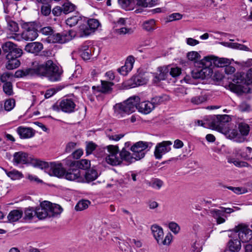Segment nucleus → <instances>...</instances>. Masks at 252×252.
<instances>
[{"label":"nucleus","instance_id":"f257e3e1","mask_svg":"<svg viewBox=\"0 0 252 252\" xmlns=\"http://www.w3.org/2000/svg\"><path fill=\"white\" fill-rule=\"evenodd\" d=\"M62 73L60 67L49 60L44 63L35 61L32 67L17 70L15 76L18 78L35 75L47 76L49 80L55 82L60 79Z\"/></svg>","mask_w":252,"mask_h":252},{"label":"nucleus","instance_id":"f03ea898","mask_svg":"<svg viewBox=\"0 0 252 252\" xmlns=\"http://www.w3.org/2000/svg\"><path fill=\"white\" fill-rule=\"evenodd\" d=\"M140 102L138 96H133L124 102L116 104L114 106L115 114L119 118L123 117L126 115H129L137 109V105Z\"/></svg>","mask_w":252,"mask_h":252},{"label":"nucleus","instance_id":"7ed1b4c3","mask_svg":"<svg viewBox=\"0 0 252 252\" xmlns=\"http://www.w3.org/2000/svg\"><path fill=\"white\" fill-rule=\"evenodd\" d=\"M105 149L107 151L105 159L108 164L112 166H117L122 163V158L118 146L109 145L107 146Z\"/></svg>","mask_w":252,"mask_h":252},{"label":"nucleus","instance_id":"20e7f679","mask_svg":"<svg viewBox=\"0 0 252 252\" xmlns=\"http://www.w3.org/2000/svg\"><path fill=\"white\" fill-rule=\"evenodd\" d=\"M153 144L151 142L139 141L135 143L131 147L130 150L133 153V155L135 156L137 159L140 160L143 158L146 153L152 147Z\"/></svg>","mask_w":252,"mask_h":252},{"label":"nucleus","instance_id":"39448f33","mask_svg":"<svg viewBox=\"0 0 252 252\" xmlns=\"http://www.w3.org/2000/svg\"><path fill=\"white\" fill-rule=\"evenodd\" d=\"M152 234L159 245H168L172 240V235L168 233L165 237L161 227L154 224L151 226Z\"/></svg>","mask_w":252,"mask_h":252},{"label":"nucleus","instance_id":"423d86ee","mask_svg":"<svg viewBox=\"0 0 252 252\" xmlns=\"http://www.w3.org/2000/svg\"><path fill=\"white\" fill-rule=\"evenodd\" d=\"M232 232L238 236L239 240L242 243L248 242L252 239V230L246 224H238L234 228Z\"/></svg>","mask_w":252,"mask_h":252},{"label":"nucleus","instance_id":"0eeeda50","mask_svg":"<svg viewBox=\"0 0 252 252\" xmlns=\"http://www.w3.org/2000/svg\"><path fill=\"white\" fill-rule=\"evenodd\" d=\"M76 107V104L74 100L71 98H63L60 102H57L52 106V109L54 111H59L62 110L63 112L71 113L74 112Z\"/></svg>","mask_w":252,"mask_h":252},{"label":"nucleus","instance_id":"6e6552de","mask_svg":"<svg viewBox=\"0 0 252 252\" xmlns=\"http://www.w3.org/2000/svg\"><path fill=\"white\" fill-rule=\"evenodd\" d=\"M24 29L21 37L25 40H34L37 36L36 25L34 23H26L22 26Z\"/></svg>","mask_w":252,"mask_h":252},{"label":"nucleus","instance_id":"1a4fd4ad","mask_svg":"<svg viewBox=\"0 0 252 252\" xmlns=\"http://www.w3.org/2000/svg\"><path fill=\"white\" fill-rule=\"evenodd\" d=\"M100 25L98 20L90 19L87 21V25H82L79 27L80 36H88L94 32Z\"/></svg>","mask_w":252,"mask_h":252},{"label":"nucleus","instance_id":"9d476101","mask_svg":"<svg viewBox=\"0 0 252 252\" xmlns=\"http://www.w3.org/2000/svg\"><path fill=\"white\" fill-rule=\"evenodd\" d=\"M70 167V168L65 172L64 178L67 180L78 183L85 182L84 173L77 167Z\"/></svg>","mask_w":252,"mask_h":252},{"label":"nucleus","instance_id":"9b49d317","mask_svg":"<svg viewBox=\"0 0 252 252\" xmlns=\"http://www.w3.org/2000/svg\"><path fill=\"white\" fill-rule=\"evenodd\" d=\"M4 52L8 53L6 59H11L12 57H20L22 54V50L17 47V46L10 41L6 42L2 46Z\"/></svg>","mask_w":252,"mask_h":252},{"label":"nucleus","instance_id":"f8f14e48","mask_svg":"<svg viewBox=\"0 0 252 252\" xmlns=\"http://www.w3.org/2000/svg\"><path fill=\"white\" fill-rule=\"evenodd\" d=\"M227 115H219L213 118L210 123V127L222 133L226 127V123L229 121Z\"/></svg>","mask_w":252,"mask_h":252},{"label":"nucleus","instance_id":"ddd939ff","mask_svg":"<svg viewBox=\"0 0 252 252\" xmlns=\"http://www.w3.org/2000/svg\"><path fill=\"white\" fill-rule=\"evenodd\" d=\"M75 36V33L73 31L64 32L62 33H57L53 34L51 37L53 42L64 43L71 40Z\"/></svg>","mask_w":252,"mask_h":252},{"label":"nucleus","instance_id":"4468645a","mask_svg":"<svg viewBox=\"0 0 252 252\" xmlns=\"http://www.w3.org/2000/svg\"><path fill=\"white\" fill-rule=\"evenodd\" d=\"M172 142L170 141H162L157 144L156 146L154 155L156 159H161L162 156L171 150Z\"/></svg>","mask_w":252,"mask_h":252},{"label":"nucleus","instance_id":"2eb2a0df","mask_svg":"<svg viewBox=\"0 0 252 252\" xmlns=\"http://www.w3.org/2000/svg\"><path fill=\"white\" fill-rule=\"evenodd\" d=\"M65 164L69 166H75L78 169L86 170L91 166V161L86 159H82L80 160L70 161L69 158L64 160Z\"/></svg>","mask_w":252,"mask_h":252},{"label":"nucleus","instance_id":"dca6fc26","mask_svg":"<svg viewBox=\"0 0 252 252\" xmlns=\"http://www.w3.org/2000/svg\"><path fill=\"white\" fill-rule=\"evenodd\" d=\"M66 170L61 163L51 162L50 174L58 178H64Z\"/></svg>","mask_w":252,"mask_h":252},{"label":"nucleus","instance_id":"f3484780","mask_svg":"<svg viewBox=\"0 0 252 252\" xmlns=\"http://www.w3.org/2000/svg\"><path fill=\"white\" fill-rule=\"evenodd\" d=\"M49 205L50 202L47 201H44L40 203V206L35 209L36 215L38 218L44 219L49 217Z\"/></svg>","mask_w":252,"mask_h":252},{"label":"nucleus","instance_id":"a211bd4d","mask_svg":"<svg viewBox=\"0 0 252 252\" xmlns=\"http://www.w3.org/2000/svg\"><path fill=\"white\" fill-rule=\"evenodd\" d=\"M134 62V58L132 56H129L126 61L125 65L119 68L118 71L122 75H126L132 70Z\"/></svg>","mask_w":252,"mask_h":252},{"label":"nucleus","instance_id":"6ab92c4d","mask_svg":"<svg viewBox=\"0 0 252 252\" xmlns=\"http://www.w3.org/2000/svg\"><path fill=\"white\" fill-rule=\"evenodd\" d=\"M234 152L236 156L241 157L243 159L246 160L252 159V148L250 147L244 148L237 147L234 149Z\"/></svg>","mask_w":252,"mask_h":252},{"label":"nucleus","instance_id":"aec40b11","mask_svg":"<svg viewBox=\"0 0 252 252\" xmlns=\"http://www.w3.org/2000/svg\"><path fill=\"white\" fill-rule=\"evenodd\" d=\"M16 132L21 139H28L35 134L34 130L31 127L20 126L16 129Z\"/></svg>","mask_w":252,"mask_h":252},{"label":"nucleus","instance_id":"412c9836","mask_svg":"<svg viewBox=\"0 0 252 252\" xmlns=\"http://www.w3.org/2000/svg\"><path fill=\"white\" fill-rule=\"evenodd\" d=\"M212 73V69L204 68L196 69L191 72V76L194 79H205L210 77Z\"/></svg>","mask_w":252,"mask_h":252},{"label":"nucleus","instance_id":"4be33fe9","mask_svg":"<svg viewBox=\"0 0 252 252\" xmlns=\"http://www.w3.org/2000/svg\"><path fill=\"white\" fill-rule=\"evenodd\" d=\"M154 108L155 106L151 101H145L140 103L139 102L137 105V109L141 113L148 114L150 113Z\"/></svg>","mask_w":252,"mask_h":252},{"label":"nucleus","instance_id":"5701e85b","mask_svg":"<svg viewBox=\"0 0 252 252\" xmlns=\"http://www.w3.org/2000/svg\"><path fill=\"white\" fill-rule=\"evenodd\" d=\"M13 162L14 164H25L28 162V155L23 152H18L14 153Z\"/></svg>","mask_w":252,"mask_h":252},{"label":"nucleus","instance_id":"b1692460","mask_svg":"<svg viewBox=\"0 0 252 252\" xmlns=\"http://www.w3.org/2000/svg\"><path fill=\"white\" fill-rule=\"evenodd\" d=\"M43 49V45L38 42L28 43L25 48L26 51L34 54H38Z\"/></svg>","mask_w":252,"mask_h":252},{"label":"nucleus","instance_id":"393cba45","mask_svg":"<svg viewBox=\"0 0 252 252\" xmlns=\"http://www.w3.org/2000/svg\"><path fill=\"white\" fill-rule=\"evenodd\" d=\"M92 49V47H90L86 43L82 44L79 49V54L84 60H88L90 59Z\"/></svg>","mask_w":252,"mask_h":252},{"label":"nucleus","instance_id":"a878e982","mask_svg":"<svg viewBox=\"0 0 252 252\" xmlns=\"http://www.w3.org/2000/svg\"><path fill=\"white\" fill-rule=\"evenodd\" d=\"M210 214L216 220L217 224H221L225 221V219L224 218V214L221 209L220 210L212 209L210 210Z\"/></svg>","mask_w":252,"mask_h":252},{"label":"nucleus","instance_id":"bb28decb","mask_svg":"<svg viewBox=\"0 0 252 252\" xmlns=\"http://www.w3.org/2000/svg\"><path fill=\"white\" fill-rule=\"evenodd\" d=\"M159 74H153V81L155 83H158L161 80H165L168 76L169 69L166 67L158 68Z\"/></svg>","mask_w":252,"mask_h":252},{"label":"nucleus","instance_id":"cd10ccee","mask_svg":"<svg viewBox=\"0 0 252 252\" xmlns=\"http://www.w3.org/2000/svg\"><path fill=\"white\" fill-rule=\"evenodd\" d=\"M222 133L224 134L227 137L230 139H235V141L237 142H242L244 140L243 137L239 139H237V137L239 135V134L237 130L236 129H228L226 126Z\"/></svg>","mask_w":252,"mask_h":252},{"label":"nucleus","instance_id":"c85d7f7f","mask_svg":"<svg viewBox=\"0 0 252 252\" xmlns=\"http://www.w3.org/2000/svg\"><path fill=\"white\" fill-rule=\"evenodd\" d=\"M120 156L122 158V162L124 160L128 163H131L138 160L133 153L131 154L124 148L120 152Z\"/></svg>","mask_w":252,"mask_h":252},{"label":"nucleus","instance_id":"c756f323","mask_svg":"<svg viewBox=\"0 0 252 252\" xmlns=\"http://www.w3.org/2000/svg\"><path fill=\"white\" fill-rule=\"evenodd\" d=\"M38 3H41V14L45 16H48L51 12V5L49 0H36Z\"/></svg>","mask_w":252,"mask_h":252},{"label":"nucleus","instance_id":"7c9ffc66","mask_svg":"<svg viewBox=\"0 0 252 252\" xmlns=\"http://www.w3.org/2000/svg\"><path fill=\"white\" fill-rule=\"evenodd\" d=\"M50 208L48 210L49 217H56L63 212V208L58 204H52L50 202Z\"/></svg>","mask_w":252,"mask_h":252},{"label":"nucleus","instance_id":"2f4dec72","mask_svg":"<svg viewBox=\"0 0 252 252\" xmlns=\"http://www.w3.org/2000/svg\"><path fill=\"white\" fill-rule=\"evenodd\" d=\"M23 212L20 210H14L10 212L7 216V219L10 222L18 221L22 218Z\"/></svg>","mask_w":252,"mask_h":252},{"label":"nucleus","instance_id":"473e14b6","mask_svg":"<svg viewBox=\"0 0 252 252\" xmlns=\"http://www.w3.org/2000/svg\"><path fill=\"white\" fill-rule=\"evenodd\" d=\"M241 241L237 239H231L228 242V247L232 252H238L241 248Z\"/></svg>","mask_w":252,"mask_h":252},{"label":"nucleus","instance_id":"72a5a7b5","mask_svg":"<svg viewBox=\"0 0 252 252\" xmlns=\"http://www.w3.org/2000/svg\"><path fill=\"white\" fill-rule=\"evenodd\" d=\"M18 58L14 56L11 59H7L8 61L6 63V68L11 70L17 68L20 65V62L18 59Z\"/></svg>","mask_w":252,"mask_h":252},{"label":"nucleus","instance_id":"f704fd0d","mask_svg":"<svg viewBox=\"0 0 252 252\" xmlns=\"http://www.w3.org/2000/svg\"><path fill=\"white\" fill-rule=\"evenodd\" d=\"M142 28L148 32H152L156 29V21L150 19L144 21L142 24Z\"/></svg>","mask_w":252,"mask_h":252},{"label":"nucleus","instance_id":"c9c22d12","mask_svg":"<svg viewBox=\"0 0 252 252\" xmlns=\"http://www.w3.org/2000/svg\"><path fill=\"white\" fill-rule=\"evenodd\" d=\"M213 63L216 66L219 67H225L227 64H229L231 62L230 60L227 58L214 57Z\"/></svg>","mask_w":252,"mask_h":252},{"label":"nucleus","instance_id":"e433bc0d","mask_svg":"<svg viewBox=\"0 0 252 252\" xmlns=\"http://www.w3.org/2000/svg\"><path fill=\"white\" fill-rule=\"evenodd\" d=\"M148 80L149 79L147 77L142 75H139L134 76L132 78V81L134 83V85L132 87L146 84Z\"/></svg>","mask_w":252,"mask_h":252},{"label":"nucleus","instance_id":"4c0bfd02","mask_svg":"<svg viewBox=\"0 0 252 252\" xmlns=\"http://www.w3.org/2000/svg\"><path fill=\"white\" fill-rule=\"evenodd\" d=\"M214 57L207 56L204 57L203 59L201 60L199 62V67L204 68H207L208 69H211L210 67L212 65L213 62Z\"/></svg>","mask_w":252,"mask_h":252},{"label":"nucleus","instance_id":"58836bf2","mask_svg":"<svg viewBox=\"0 0 252 252\" xmlns=\"http://www.w3.org/2000/svg\"><path fill=\"white\" fill-rule=\"evenodd\" d=\"M97 176V172L95 170H89L84 174L85 182H90L93 181L95 180Z\"/></svg>","mask_w":252,"mask_h":252},{"label":"nucleus","instance_id":"ea45409f","mask_svg":"<svg viewBox=\"0 0 252 252\" xmlns=\"http://www.w3.org/2000/svg\"><path fill=\"white\" fill-rule=\"evenodd\" d=\"M207 99V97L205 94H201L199 95L194 96L191 98V102L195 105H199L204 102Z\"/></svg>","mask_w":252,"mask_h":252},{"label":"nucleus","instance_id":"a19ab883","mask_svg":"<svg viewBox=\"0 0 252 252\" xmlns=\"http://www.w3.org/2000/svg\"><path fill=\"white\" fill-rule=\"evenodd\" d=\"M4 171L7 176L13 180H19L23 177L22 173L15 169L10 171L4 169Z\"/></svg>","mask_w":252,"mask_h":252},{"label":"nucleus","instance_id":"79ce46f5","mask_svg":"<svg viewBox=\"0 0 252 252\" xmlns=\"http://www.w3.org/2000/svg\"><path fill=\"white\" fill-rule=\"evenodd\" d=\"M136 4L144 7H152L157 4L158 0H135Z\"/></svg>","mask_w":252,"mask_h":252},{"label":"nucleus","instance_id":"37998d69","mask_svg":"<svg viewBox=\"0 0 252 252\" xmlns=\"http://www.w3.org/2000/svg\"><path fill=\"white\" fill-rule=\"evenodd\" d=\"M82 18L78 14L68 18L66 20V23L70 27L75 26L80 21H82Z\"/></svg>","mask_w":252,"mask_h":252},{"label":"nucleus","instance_id":"c03bdc74","mask_svg":"<svg viewBox=\"0 0 252 252\" xmlns=\"http://www.w3.org/2000/svg\"><path fill=\"white\" fill-rule=\"evenodd\" d=\"M224 45L227 47L240 50L249 51V48L246 46L237 43L225 42Z\"/></svg>","mask_w":252,"mask_h":252},{"label":"nucleus","instance_id":"a18cd8bd","mask_svg":"<svg viewBox=\"0 0 252 252\" xmlns=\"http://www.w3.org/2000/svg\"><path fill=\"white\" fill-rule=\"evenodd\" d=\"M91 202L88 200H81L79 201L75 207L77 211H81L87 209Z\"/></svg>","mask_w":252,"mask_h":252},{"label":"nucleus","instance_id":"49530a36","mask_svg":"<svg viewBox=\"0 0 252 252\" xmlns=\"http://www.w3.org/2000/svg\"><path fill=\"white\" fill-rule=\"evenodd\" d=\"M15 106V101L13 98L6 99L4 103V110L6 111H11Z\"/></svg>","mask_w":252,"mask_h":252},{"label":"nucleus","instance_id":"de8ad7c7","mask_svg":"<svg viewBox=\"0 0 252 252\" xmlns=\"http://www.w3.org/2000/svg\"><path fill=\"white\" fill-rule=\"evenodd\" d=\"M116 33L122 34H131L134 32L133 29L126 28L125 27H120L115 29Z\"/></svg>","mask_w":252,"mask_h":252},{"label":"nucleus","instance_id":"09e8293b","mask_svg":"<svg viewBox=\"0 0 252 252\" xmlns=\"http://www.w3.org/2000/svg\"><path fill=\"white\" fill-rule=\"evenodd\" d=\"M113 84L111 82L102 81L100 91L104 93L109 92L111 90V87Z\"/></svg>","mask_w":252,"mask_h":252},{"label":"nucleus","instance_id":"8fccbe9b","mask_svg":"<svg viewBox=\"0 0 252 252\" xmlns=\"http://www.w3.org/2000/svg\"><path fill=\"white\" fill-rule=\"evenodd\" d=\"M163 185V182L158 179H155L149 183V186L154 189H159Z\"/></svg>","mask_w":252,"mask_h":252},{"label":"nucleus","instance_id":"3c124183","mask_svg":"<svg viewBox=\"0 0 252 252\" xmlns=\"http://www.w3.org/2000/svg\"><path fill=\"white\" fill-rule=\"evenodd\" d=\"M63 13L67 14L75 9V5L69 2H65L62 6Z\"/></svg>","mask_w":252,"mask_h":252},{"label":"nucleus","instance_id":"603ef678","mask_svg":"<svg viewBox=\"0 0 252 252\" xmlns=\"http://www.w3.org/2000/svg\"><path fill=\"white\" fill-rule=\"evenodd\" d=\"M187 57L189 61L196 63L200 60L201 57L199 53L196 51H191L188 53Z\"/></svg>","mask_w":252,"mask_h":252},{"label":"nucleus","instance_id":"864d4df0","mask_svg":"<svg viewBox=\"0 0 252 252\" xmlns=\"http://www.w3.org/2000/svg\"><path fill=\"white\" fill-rule=\"evenodd\" d=\"M228 162L233 163L236 166L238 167H248L249 164L246 162L240 161L235 158L228 159Z\"/></svg>","mask_w":252,"mask_h":252},{"label":"nucleus","instance_id":"5fc2aeb1","mask_svg":"<svg viewBox=\"0 0 252 252\" xmlns=\"http://www.w3.org/2000/svg\"><path fill=\"white\" fill-rule=\"evenodd\" d=\"M239 129L241 135L246 136L249 132V126L246 124L241 123L239 125Z\"/></svg>","mask_w":252,"mask_h":252},{"label":"nucleus","instance_id":"6e6d98bb","mask_svg":"<svg viewBox=\"0 0 252 252\" xmlns=\"http://www.w3.org/2000/svg\"><path fill=\"white\" fill-rule=\"evenodd\" d=\"M4 92L8 95H11L13 94L12 85L11 82L5 83L3 86Z\"/></svg>","mask_w":252,"mask_h":252},{"label":"nucleus","instance_id":"4d7b16f0","mask_svg":"<svg viewBox=\"0 0 252 252\" xmlns=\"http://www.w3.org/2000/svg\"><path fill=\"white\" fill-rule=\"evenodd\" d=\"M127 243L129 244V246H132L134 248H140L142 246V242L135 239H128Z\"/></svg>","mask_w":252,"mask_h":252},{"label":"nucleus","instance_id":"13d9d810","mask_svg":"<svg viewBox=\"0 0 252 252\" xmlns=\"http://www.w3.org/2000/svg\"><path fill=\"white\" fill-rule=\"evenodd\" d=\"M36 215L35 210L32 208H28L25 211V219L26 220H31Z\"/></svg>","mask_w":252,"mask_h":252},{"label":"nucleus","instance_id":"bf43d9fd","mask_svg":"<svg viewBox=\"0 0 252 252\" xmlns=\"http://www.w3.org/2000/svg\"><path fill=\"white\" fill-rule=\"evenodd\" d=\"M8 29L10 32H16L18 31L19 27L16 22L11 21L9 22L8 23Z\"/></svg>","mask_w":252,"mask_h":252},{"label":"nucleus","instance_id":"052dcab7","mask_svg":"<svg viewBox=\"0 0 252 252\" xmlns=\"http://www.w3.org/2000/svg\"><path fill=\"white\" fill-rule=\"evenodd\" d=\"M169 72L170 75L173 77H176L181 74V70L180 68L177 67H171L169 69Z\"/></svg>","mask_w":252,"mask_h":252},{"label":"nucleus","instance_id":"680f3d73","mask_svg":"<svg viewBox=\"0 0 252 252\" xmlns=\"http://www.w3.org/2000/svg\"><path fill=\"white\" fill-rule=\"evenodd\" d=\"M96 145L92 142H89L87 144L86 147V151L87 155H90L95 149Z\"/></svg>","mask_w":252,"mask_h":252},{"label":"nucleus","instance_id":"e2e57ef3","mask_svg":"<svg viewBox=\"0 0 252 252\" xmlns=\"http://www.w3.org/2000/svg\"><path fill=\"white\" fill-rule=\"evenodd\" d=\"M169 228L175 234L178 233L180 229L179 225L174 222H171L169 223Z\"/></svg>","mask_w":252,"mask_h":252},{"label":"nucleus","instance_id":"0e129e2a","mask_svg":"<svg viewBox=\"0 0 252 252\" xmlns=\"http://www.w3.org/2000/svg\"><path fill=\"white\" fill-rule=\"evenodd\" d=\"M40 32L44 35H50V38L52 36L53 30L50 27H45L40 30Z\"/></svg>","mask_w":252,"mask_h":252},{"label":"nucleus","instance_id":"69168bd1","mask_svg":"<svg viewBox=\"0 0 252 252\" xmlns=\"http://www.w3.org/2000/svg\"><path fill=\"white\" fill-rule=\"evenodd\" d=\"M3 7L5 13H9L10 12L11 8L12 7L13 8H15L16 6L13 3H8V2L6 1L5 2L3 3Z\"/></svg>","mask_w":252,"mask_h":252},{"label":"nucleus","instance_id":"338daca9","mask_svg":"<svg viewBox=\"0 0 252 252\" xmlns=\"http://www.w3.org/2000/svg\"><path fill=\"white\" fill-rule=\"evenodd\" d=\"M182 15L179 13H174L171 14L168 16V20L169 21H173L175 20H178L182 18Z\"/></svg>","mask_w":252,"mask_h":252},{"label":"nucleus","instance_id":"774afa93","mask_svg":"<svg viewBox=\"0 0 252 252\" xmlns=\"http://www.w3.org/2000/svg\"><path fill=\"white\" fill-rule=\"evenodd\" d=\"M229 88L231 91L236 93H239L242 91L241 88L239 85L233 83L229 85Z\"/></svg>","mask_w":252,"mask_h":252}]
</instances>
